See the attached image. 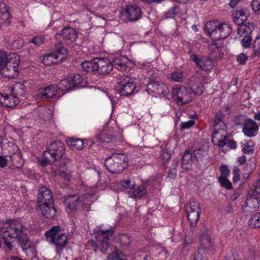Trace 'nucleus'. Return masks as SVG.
<instances>
[{
  "label": "nucleus",
  "mask_w": 260,
  "mask_h": 260,
  "mask_svg": "<svg viewBox=\"0 0 260 260\" xmlns=\"http://www.w3.org/2000/svg\"><path fill=\"white\" fill-rule=\"evenodd\" d=\"M55 37L56 42L55 43V46L57 48V52L43 58L42 62L46 66L59 63L63 61L65 59L63 55L67 53L64 46L72 47L76 44L78 35L75 29L70 27H65L60 32L56 34Z\"/></svg>",
  "instance_id": "nucleus-1"
},
{
  "label": "nucleus",
  "mask_w": 260,
  "mask_h": 260,
  "mask_svg": "<svg viewBox=\"0 0 260 260\" xmlns=\"http://www.w3.org/2000/svg\"><path fill=\"white\" fill-rule=\"evenodd\" d=\"M20 57L15 53L9 54L0 51V73L4 77L13 78L18 75Z\"/></svg>",
  "instance_id": "nucleus-2"
},
{
  "label": "nucleus",
  "mask_w": 260,
  "mask_h": 260,
  "mask_svg": "<svg viewBox=\"0 0 260 260\" xmlns=\"http://www.w3.org/2000/svg\"><path fill=\"white\" fill-rule=\"evenodd\" d=\"M93 238L89 241L90 245L94 248L93 251L97 252L100 246L101 251L105 254L110 246V237L113 235V230L110 228L102 230V226H98L93 230Z\"/></svg>",
  "instance_id": "nucleus-3"
},
{
  "label": "nucleus",
  "mask_w": 260,
  "mask_h": 260,
  "mask_svg": "<svg viewBox=\"0 0 260 260\" xmlns=\"http://www.w3.org/2000/svg\"><path fill=\"white\" fill-rule=\"evenodd\" d=\"M61 228L58 225L53 226L46 231L45 236L47 241L54 245L56 248V252L60 254L68 244V237L65 234H59Z\"/></svg>",
  "instance_id": "nucleus-4"
},
{
  "label": "nucleus",
  "mask_w": 260,
  "mask_h": 260,
  "mask_svg": "<svg viewBox=\"0 0 260 260\" xmlns=\"http://www.w3.org/2000/svg\"><path fill=\"white\" fill-rule=\"evenodd\" d=\"M104 165L111 173H121L127 166V157L123 153H112L106 158Z\"/></svg>",
  "instance_id": "nucleus-5"
},
{
  "label": "nucleus",
  "mask_w": 260,
  "mask_h": 260,
  "mask_svg": "<svg viewBox=\"0 0 260 260\" xmlns=\"http://www.w3.org/2000/svg\"><path fill=\"white\" fill-rule=\"evenodd\" d=\"M64 198V204L72 211L79 209L88 212L90 210V204L85 202L87 198L85 195L76 194L65 196Z\"/></svg>",
  "instance_id": "nucleus-6"
},
{
  "label": "nucleus",
  "mask_w": 260,
  "mask_h": 260,
  "mask_svg": "<svg viewBox=\"0 0 260 260\" xmlns=\"http://www.w3.org/2000/svg\"><path fill=\"white\" fill-rule=\"evenodd\" d=\"M259 198L260 194L255 188L248 191L247 198L242 206L243 212L246 216L254 212L259 207Z\"/></svg>",
  "instance_id": "nucleus-7"
},
{
  "label": "nucleus",
  "mask_w": 260,
  "mask_h": 260,
  "mask_svg": "<svg viewBox=\"0 0 260 260\" xmlns=\"http://www.w3.org/2000/svg\"><path fill=\"white\" fill-rule=\"evenodd\" d=\"M171 95L172 99L178 106L187 104L192 100L190 91L181 85H176L173 88Z\"/></svg>",
  "instance_id": "nucleus-8"
},
{
  "label": "nucleus",
  "mask_w": 260,
  "mask_h": 260,
  "mask_svg": "<svg viewBox=\"0 0 260 260\" xmlns=\"http://www.w3.org/2000/svg\"><path fill=\"white\" fill-rule=\"evenodd\" d=\"M25 228L19 222L10 220L4 223L0 232L11 239L16 238Z\"/></svg>",
  "instance_id": "nucleus-9"
},
{
  "label": "nucleus",
  "mask_w": 260,
  "mask_h": 260,
  "mask_svg": "<svg viewBox=\"0 0 260 260\" xmlns=\"http://www.w3.org/2000/svg\"><path fill=\"white\" fill-rule=\"evenodd\" d=\"M65 152L64 145L60 141H55L48 146L47 150L44 152L45 156L49 155L53 161L61 159Z\"/></svg>",
  "instance_id": "nucleus-10"
},
{
  "label": "nucleus",
  "mask_w": 260,
  "mask_h": 260,
  "mask_svg": "<svg viewBox=\"0 0 260 260\" xmlns=\"http://www.w3.org/2000/svg\"><path fill=\"white\" fill-rule=\"evenodd\" d=\"M143 11L136 5H128L122 9L121 14L127 22L135 23L142 17Z\"/></svg>",
  "instance_id": "nucleus-11"
},
{
  "label": "nucleus",
  "mask_w": 260,
  "mask_h": 260,
  "mask_svg": "<svg viewBox=\"0 0 260 260\" xmlns=\"http://www.w3.org/2000/svg\"><path fill=\"white\" fill-rule=\"evenodd\" d=\"M201 245L194 254L193 260H207L205 251L212 247L211 236L207 232L203 233L200 237Z\"/></svg>",
  "instance_id": "nucleus-12"
},
{
  "label": "nucleus",
  "mask_w": 260,
  "mask_h": 260,
  "mask_svg": "<svg viewBox=\"0 0 260 260\" xmlns=\"http://www.w3.org/2000/svg\"><path fill=\"white\" fill-rule=\"evenodd\" d=\"M187 218L190 226L194 228L197 225L201 212L200 204L194 200H190L186 207Z\"/></svg>",
  "instance_id": "nucleus-13"
},
{
  "label": "nucleus",
  "mask_w": 260,
  "mask_h": 260,
  "mask_svg": "<svg viewBox=\"0 0 260 260\" xmlns=\"http://www.w3.org/2000/svg\"><path fill=\"white\" fill-rule=\"evenodd\" d=\"M136 85L134 80L128 76H124L117 86V90L121 96H126L132 94Z\"/></svg>",
  "instance_id": "nucleus-14"
},
{
  "label": "nucleus",
  "mask_w": 260,
  "mask_h": 260,
  "mask_svg": "<svg viewBox=\"0 0 260 260\" xmlns=\"http://www.w3.org/2000/svg\"><path fill=\"white\" fill-rule=\"evenodd\" d=\"M146 89L149 94H153L154 96L163 95L166 98L169 97V89L162 82L152 80L148 84Z\"/></svg>",
  "instance_id": "nucleus-15"
},
{
  "label": "nucleus",
  "mask_w": 260,
  "mask_h": 260,
  "mask_svg": "<svg viewBox=\"0 0 260 260\" xmlns=\"http://www.w3.org/2000/svg\"><path fill=\"white\" fill-rule=\"evenodd\" d=\"M96 72L101 75H108L112 71L113 64L109 58L107 57L96 58Z\"/></svg>",
  "instance_id": "nucleus-16"
},
{
  "label": "nucleus",
  "mask_w": 260,
  "mask_h": 260,
  "mask_svg": "<svg viewBox=\"0 0 260 260\" xmlns=\"http://www.w3.org/2000/svg\"><path fill=\"white\" fill-rule=\"evenodd\" d=\"M190 58L202 71L206 72H210L214 66V61L212 59L207 57H198L196 54H191Z\"/></svg>",
  "instance_id": "nucleus-17"
},
{
  "label": "nucleus",
  "mask_w": 260,
  "mask_h": 260,
  "mask_svg": "<svg viewBox=\"0 0 260 260\" xmlns=\"http://www.w3.org/2000/svg\"><path fill=\"white\" fill-rule=\"evenodd\" d=\"M228 131L226 128H214L212 135V141L220 148H222L227 143Z\"/></svg>",
  "instance_id": "nucleus-18"
},
{
  "label": "nucleus",
  "mask_w": 260,
  "mask_h": 260,
  "mask_svg": "<svg viewBox=\"0 0 260 260\" xmlns=\"http://www.w3.org/2000/svg\"><path fill=\"white\" fill-rule=\"evenodd\" d=\"M37 210L38 212L45 218L53 219L56 214V209L54 207V202L40 204Z\"/></svg>",
  "instance_id": "nucleus-19"
},
{
  "label": "nucleus",
  "mask_w": 260,
  "mask_h": 260,
  "mask_svg": "<svg viewBox=\"0 0 260 260\" xmlns=\"http://www.w3.org/2000/svg\"><path fill=\"white\" fill-rule=\"evenodd\" d=\"M112 63L113 67L121 71L129 70L133 66L132 61L124 55H118L115 57L113 59Z\"/></svg>",
  "instance_id": "nucleus-20"
},
{
  "label": "nucleus",
  "mask_w": 260,
  "mask_h": 260,
  "mask_svg": "<svg viewBox=\"0 0 260 260\" xmlns=\"http://www.w3.org/2000/svg\"><path fill=\"white\" fill-rule=\"evenodd\" d=\"M39 95L42 99H50L53 98H57L61 96L59 93L57 86L53 84L49 85L40 90Z\"/></svg>",
  "instance_id": "nucleus-21"
},
{
  "label": "nucleus",
  "mask_w": 260,
  "mask_h": 260,
  "mask_svg": "<svg viewBox=\"0 0 260 260\" xmlns=\"http://www.w3.org/2000/svg\"><path fill=\"white\" fill-rule=\"evenodd\" d=\"M258 129V126L255 122L247 119L244 122L242 132L245 136L252 137L257 135Z\"/></svg>",
  "instance_id": "nucleus-22"
},
{
  "label": "nucleus",
  "mask_w": 260,
  "mask_h": 260,
  "mask_svg": "<svg viewBox=\"0 0 260 260\" xmlns=\"http://www.w3.org/2000/svg\"><path fill=\"white\" fill-rule=\"evenodd\" d=\"M52 202H54V201L50 190L45 186L41 187L38 190V204L40 205V204H45V203H51Z\"/></svg>",
  "instance_id": "nucleus-23"
},
{
  "label": "nucleus",
  "mask_w": 260,
  "mask_h": 260,
  "mask_svg": "<svg viewBox=\"0 0 260 260\" xmlns=\"http://www.w3.org/2000/svg\"><path fill=\"white\" fill-rule=\"evenodd\" d=\"M148 184V181L142 180L141 185L137 187H135L132 190L128 191L129 197L140 199L145 196L147 193L146 187Z\"/></svg>",
  "instance_id": "nucleus-24"
},
{
  "label": "nucleus",
  "mask_w": 260,
  "mask_h": 260,
  "mask_svg": "<svg viewBox=\"0 0 260 260\" xmlns=\"http://www.w3.org/2000/svg\"><path fill=\"white\" fill-rule=\"evenodd\" d=\"M19 103L17 97L12 93L11 95L7 94L0 93V104L3 107L12 108L16 106Z\"/></svg>",
  "instance_id": "nucleus-25"
},
{
  "label": "nucleus",
  "mask_w": 260,
  "mask_h": 260,
  "mask_svg": "<svg viewBox=\"0 0 260 260\" xmlns=\"http://www.w3.org/2000/svg\"><path fill=\"white\" fill-rule=\"evenodd\" d=\"M9 7L3 2L0 3V24L8 26L10 23Z\"/></svg>",
  "instance_id": "nucleus-26"
},
{
  "label": "nucleus",
  "mask_w": 260,
  "mask_h": 260,
  "mask_svg": "<svg viewBox=\"0 0 260 260\" xmlns=\"http://www.w3.org/2000/svg\"><path fill=\"white\" fill-rule=\"evenodd\" d=\"M225 23H221L220 25L209 37L213 41L224 40L228 37V32L224 29L223 26H226Z\"/></svg>",
  "instance_id": "nucleus-27"
},
{
  "label": "nucleus",
  "mask_w": 260,
  "mask_h": 260,
  "mask_svg": "<svg viewBox=\"0 0 260 260\" xmlns=\"http://www.w3.org/2000/svg\"><path fill=\"white\" fill-rule=\"evenodd\" d=\"M188 84L190 90L194 94L200 95L203 93L204 85L200 82L199 78L192 76L190 79Z\"/></svg>",
  "instance_id": "nucleus-28"
},
{
  "label": "nucleus",
  "mask_w": 260,
  "mask_h": 260,
  "mask_svg": "<svg viewBox=\"0 0 260 260\" xmlns=\"http://www.w3.org/2000/svg\"><path fill=\"white\" fill-rule=\"evenodd\" d=\"M232 15L234 21L238 25L244 23L247 19L244 10L241 8L233 10L232 12Z\"/></svg>",
  "instance_id": "nucleus-29"
},
{
  "label": "nucleus",
  "mask_w": 260,
  "mask_h": 260,
  "mask_svg": "<svg viewBox=\"0 0 260 260\" xmlns=\"http://www.w3.org/2000/svg\"><path fill=\"white\" fill-rule=\"evenodd\" d=\"M16 238L23 250L26 253V251L31 246V242L28 235L23 231Z\"/></svg>",
  "instance_id": "nucleus-30"
},
{
  "label": "nucleus",
  "mask_w": 260,
  "mask_h": 260,
  "mask_svg": "<svg viewBox=\"0 0 260 260\" xmlns=\"http://www.w3.org/2000/svg\"><path fill=\"white\" fill-rule=\"evenodd\" d=\"M192 154L188 150H185L181 159V164L183 169L188 170L192 165Z\"/></svg>",
  "instance_id": "nucleus-31"
},
{
  "label": "nucleus",
  "mask_w": 260,
  "mask_h": 260,
  "mask_svg": "<svg viewBox=\"0 0 260 260\" xmlns=\"http://www.w3.org/2000/svg\"><path fill=\"white\" fill-rule=\"evenodd\" d=\"M254 29V25L252 23L239 25L237 28V33L240 36H250Z\"/></svg>",
  "instance_id": "nucleus-32"
},
{
  "label": "nucleus",
  "mask_w": 260,
  "mask_h": 260,
  "mask_svg": "<svg viewBox=\"0 0 260 260\" xmlns=\"http://www.w3.org/2000/svg\"><path fill=\"white\" fill-rule=\"evenodd\" d=\"M224 114L220 111L216 112L213 120V126L214 128H218V126L222 128H226L227 126L223 119L224 118Z\"/></svg>",
  "instance_id": "nucleus-33"
},
{
  "label": "nucleus",
  "mask_w": 260,
  "mask_h": 260,
  "mask_svg": "<svg viewBox=\"0 0 260 260\" xmlns=\"http://www.w3.org/2000/svg\"><path fill=\"white\" fill-rule=\"evenodd\" d=\"M56 86L59 92L61 91L62 94H64L65 92H69L74 89L68 77L67 79L61 80Z\"/></svg>",
  "instance_id": "nucleus-34"
},
{
  "label": "nucleus",
  "mask_w": 260,
  "mask_h": 260,
  "mask_svg": "<svg viewBox=\"0 0 260 260\" xmlns=\"http://www.w3.org/2000/svg\"><path fill=\"white\" fill-rule=\"evenodd\" d=\"M219 171L221 175L218 178V181L221 186L228 189V167L225 165L220 166Z\"/></svg>",
  "instance_id": "nucleus-35"
},
{
  "label": "nucleus",
  "mask_w": 260,
  "mask_h": 260,
  "mask_svg": "<svg viewBox=\"0 0 260 260\" xmlns=\"http://www.w3.org/2000/svg\"><path fill=\"white\" fill-rule=\"evenodd\" d=\"M96 58L91 59L90 61H85L81 63V66L82 69L87 73H92L96 71Z\"/></svg>",
  "instance_id": "nucleus-36"
},
{
  "label": "nucleus",
  "mask_w": 260,
  "mask_h": 260,
  "mask_svg": "<svg viewBox=\"0 0 260 260\" xmlns=\"http://www.w3.org/2000/svg\"><path fill=\"white\" fill-rule=\"evenodd\" d=\"M12 93L19 98V96H25V91L24 84L22 83H16L11 89Z\"/></svg>",
  "instance_id": "nucleus-37"
},
{
  "label": "nucleus",
  "mask_w": 260,
  "mask_h": 260,
  "mask_svg": "<svg viewBox=\"0 0 260 260\" xmlns=\"http://www.w3.org/2000/svg\"><path fill=\"white\" fill-rule=\"evenodd\" d=\"M67 143L71 147H74L78 150H82L84 145V142L81 139L71 137L67 140Z\"/></svg>",
  "instance_id": "nucleus-38"
},
{
  "label": "nucleus",
  "mask_w": 260,
  "mask_h": 260,
  "mask_svg": "<svg viewBox=\"0 0 260 260\" xmlns=\"http://www.w3.org/2000/svg\"><path fill=\"white\" fill-rule=\"evenodd\" d=\"M10 158L13 166L18 169H20L22 167L24 162L20 152L14 153L10 155Z\"/></svg>",
  "instance_id": "nucleus-39"
},
{
  "label": "nucleus",
  "mask_w": 260,
  "mask_h": 260,
  "mask_svg": "<svg viewBox=\"0 0 260 260\" xmlns=\"http://www.w3.org/2000/svg\"><path fill=\"white\" fill-rule=\"evenodd\" d=\"M95 139L96 141L100 142L108 143L112 140L113 136L107 131L104 130L97 135Z\"/></svg>",
  "instance_id": "nucleus-40"
},
{
  "label": "nucleus",
  "mask_w": 260,
  "mask_h": 260,
  "mask_svg": "<svg viewBox=\"0 0 260 260\" xmlns=\"http://www.w3.org/2000/svg\"><path fill=\"white\" fill-rule=\"evenodd\" d=\"M70 81L71 82L73 88L77 87L82 86L81 84L84 81V78L79 74H75L74 75L68 77Z\"/></svg>",
  "instance_id": "nucleus-41"
},
{
  "label": "nucleus",
  "mask_w": 260,
  "mask_h": 260,
  "mask_svg": "<svg viewBox=\"0 0 260 260\" xmlns=\"http://www.w3.org/2000/svg\"><path fill=\"white\" fill-rule=\"evenodd\" d=\"M118 239L122 247H128L132 242V237L127 234H119L118 235Z\"/></svg>",
  "instance_id": "nucleus-42"
},
{
  "label": "nucleus",
  "mask_w": 260,
  "mask_h": 260,
  "mask_svg": "<svg viewBox=\"0 0 260 260\" xmlns=\"http://www.w3.org/2000/svg\"><path fill=\"white\" fill-rule=\"evenodd\" d=\"M220 24L221 23H220L217 20L209 21L206 23L205 25V30L207 32L209 36Z\"/></svg>",
  "instance_id": "nucleus-43"
},
{
  "label": "nucleus",
  "mask_w": 260,
  "mask_h": 260,
  "mask_svg": "<svg viewBox=\"0 0 260 260\" xmlns=\"http://www.w3.org/2000/svg\"><path fill=\"white\" fill-rule=\"evenodd\" d=\"M253 53L252 58L257 59L260 55V37H257L255 38L253 44Z\"/></svg>",
  "instance_id": "nucleus-44"
},
{
  "label": "nucleus",
  "mask_w": 260,
  "mask_h": 260,
  "mask_svg": "<svg viewBox=\"0 0 260 260\" xmlns=\"http://www.w3.org/2000/svg\"><path fill=\"white\" fill-rule=\"evenodd\" d=\"M248 225L251 228L260 227V221L256 214H253L248 221Z\"/></svg>",
  "instance_id": "nucleus-45"
},
{
  "label": "nucleus",
  "mask_w": 260,
  "mask_h": 260,
  "mask_svg": "<svg viewBox=\"0 0 260 260\" xmlns=\"http://www.w3.org/2000/svg\"><path fill=\"white\" fill-rule=\"evenodd\" d=\"M45 41V37L41 35L37 36L28 42V44L32 43L36 46L38 47L42 45Z\"/></svg>",
  "instance_id": "nucleus-46"
},
{
  "label": "nucleus",
  "mask_w": 260,
  "mask_h": 260,
  "mask_svg": "<svg viewBox=\"0 0 260 260\" xmlns=\"http://www.w3.org/2000/svg\"><path fill=\"white\" fill-rule=\"evenodd\" d=\"M8 236L5 235H3L2 238L4 248L6 252H9L13 249L12 241L8 240Z\"/></svg>",
  "instance_id": "nucleus-47"
},
{
  "label": "nucleus",
  "mask_w": 260,
  "mask_h": 260,
  "mask_svg": "<svg viewBox=\"0 0 260 260\" xmlns=\"http://www.w3.org/2000/svg\"><path fill=\"white\" fill-rule=\"evenodd\" d=\"M171 79L175 82H182L183 81L182 72H173L170 74Z\"/></svg>",
  "instance_id": "nucleus-48"
},
{
  "label": "nucleus",
  "mask_w": 260,
  "mask_h": 260,
  "mask_svg": "<svg viewBox=\"0 0 260 260\" xmlns=\"http://www.w3.org/2000/svg\"><path fill=\"white\" fill-rule=\"evenodd\" d=\"M48 110L43 107H38L34 110V114L36 115L40 118H43Z\"/></svg>",
  "instance_id": "nucleus-49"
},
{
  "label": "nucleus",
  "mask_w": 260,
  "mask_h": 260,
  "mask_svg": "<svg viewBox=\"0 0 260 260\" xmlns=\"http://www.w3.org/2000/svg\"><path fill=\"white\" fill-rule=\"evenodd\" d=\"M120 184L124 188L129 189L131 190H132L135 186V182L132 181L130 179L122 180Z\"/></svg>",
  "instance_id": "nucleus-50"
},
{
  "label": "nucleus",
  "mask_w": 260,
  "mask_h": 260,
  "mask_svg": "<svg viewBox=\"0 0 260 260\" xmlns=\"http://www.w3.org/2000/svg\"><path fill=\"white\" fill-rule=\"evenodd\" d=\"M177 7L174 6L171 7L168 11L166 12L164 14V18L166 19L173 18L175 17L176 14Z\"/></svg>",
  "instance_id": "nucleus-51"
},
{
  "label": "nucleus",
  "mask_w": 260,
  "mask_h": 260,
  "mask_svg": "<svg viewBox=\"0 0 260 260\" xmlns=\"http://www.w3.org/2000/svg\"><path fill=\"white\" fill-rule=\"evenodd\" d=\"M241 45L244 48H249L251 45L250 36H245L241 41Z\"/></svg>",
  "instance_id": "nucleus-52"
},
{
  "label": "nucleus",
  "mask_w": 260,
  "mask_h": 260,
  "mask_svg": "<svg viewBox=\"0 0 260 260\" xmlns=\"http://www.w3.org/2000/svg\"><path fill=\"white\" fill-rule=\"evenodd\" d=\"M193 155L197 161L201 160L205 155V151L201 149L194 150L193 152Z\"/></svg>",
  "instance_id": "nucleus-53"
},
{
  "label": "nucleus",
  "mask_w": 260,
  "mask_h": 260,
  "mask_svg": "<svg viewBox=\"0 0 260 260\" xmlns=\"http://www.w3.org/2000/svg\"><path fill=\"white\" fill-rule=\"evenodd\" d=\"M248 59V56L245 53H241L237 57V61L240 64H244Z\"/></svg>",
  "instance_id": "nucleus-54"
},
{
  "label": "nucleus",
  "mask_w": 260,
  "mask_h": 260,
  "mask_svg": "<svg viewBox=\"0 0 260 260\" xmlns=\"http://www.w3.org/2000/svg\"><path fill=\"white\" fill-rule=\"evenodd\" d=\"M177 166H178V162H177V161H175L174 167H173L172 169H171L170 170V171H169V172L168 173V176L169 178L174 179L176 177V175H177L176 167Z\"/></svg>",
  "instance_id": "nucleus-55"
},
{
  "label": "nucleus",
  "mask_w": 260,
  "mask_h": 260,
  "mask_svg": "<svg viewBox=\"0 0 260 260\" xmlns=\"http://www.w3.org/2000/svg\"><path fill=\"white\" fill-rule=\"evenodd\" d=\"M193 120H190L188 121L182 122L181 124V129H188L192 127L194 124Z\"/></svg>",
  "instance_id": "nucleus-56"
},
{
  "label": "nucleus",
  "mask_w": 260,
  "mask_h": 260,
  "mask_svg": "<svg viewBox=\"0 0 260 260\" xmlns=\"http://www.w3.org/2000/svg\"><path fill=\"white\" fill-rule=\"evenodd\" d=\"M23 44L24 42L23 40L19 39L14 41L13 43V46L14 49H19L23 46Z\"/></svg>",
  "instance_id": "nucleus-57"
},
{
  "label": "nucleus",
  "mask_w": 260,
  "mask_h": 260,
  "mask_svg": "<svg viewBox=\"0 0 260 260\" xmlns=\"http://www.w3.org/2000/svg\"><path fill=\"white\" fill-rule=\"evenodd\" d=\"M254 148L253 145L249 144L246 145L243 148V151L244 153L251 154L253 153Z\"/></svg>",
  "instance_id": "nucleus-58"
},
{
  "label": "nucleus",
  "mask_w": 260,
  "mask_h": 260,
  "mask_svg": "<svg viewBox=\"0 0 260 260\" xmlns=\"http://www.w3.org/2000/svg\"><path fill=\"white\" fill-rule=\"evenodd\" d=\"M251 6L254 11H258L260 9V0H253Z\"/></svg>",
  "instance_id": "nucleus-59"
},
{
  "label": "nucleus",
  "mask_w": 260,
  "mask_h": 260,
  "mask_svg": "<svg viewBox=\"0 0 260 260\" xmlns=\"http://www.w3.org/2000/svg\"><path fill=\"white\" fill-rule=\"evenodd\" d=\"M233 182L235 183L240 179L239 169L237 168H235L233 171Z\"/></svg>",
  "instance_id": "nucleus-60"
},
{
  "label": "nucleus",
  "mask_w": 260,
  "mask_h": 260,
  "mask_svg": "<svg viewBox=\"0 0 260 260\" xmlns=\"http://www.w3.org/2000/svg\"><path fill=\"white\" fill-rule=\"evenodd\" d=\"M8 159L4 156H0V168H4L7 166Z\"/></svg>",
  "instance_id": "nucleus-61"
},
{
  "label": "nucleus",
  "mask_w": 260,
  "mask_h": 260,
  "mask_svg": "<svg viewBox=\"0 0 260 260\" xmlns=\"http://www.w3.org/2000/svg\"><path fill=\"white\" fill-rule=\"evenodd\" d=\"M234 123L236 125H243L244 121L241 117H236L234 120Z\"/></svg>",
  "instance_id": "nucleus-62"
},
{
  "label": "nucleus",
  "mask_w": 260,
  "mask_h": 260,
  "mask_svg": "<svg viewBox=\"0 0 260 260\" xmlns=\"http://www.w3.org/2000/svg\"><path fill=\"white\" fill-rule=\"evenodd\" d=\"M240 193L239 191L236 190L231 195L230 199L232 201H236L240 196Z\"/></svg>",
  "instance_id": "nucleus-63"
},
{
  "label": "nucleus",
  "mask_w": 260,
  "mask_h": 260,
  "mask_svg": "<svg viewBox=\"0 0 260 260\" xmlns=\"http://www.w3.org/2000/svg\"><path fill=\"white\" fill-rule=\"evenodd\" d=\"M237 144L236 141L233 140H229V148L232 149H236Z\"/></svg>",
  "instance_id": "nucleus-64"
}]
</instances>
